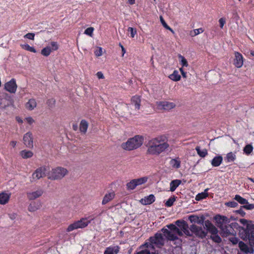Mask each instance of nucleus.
Masks as SVG:
<instances>
[{
	"mask_svg": "<svg viewBox=\"0 0 254 254\" xmlns=\"http://www.w3.org/2000/svg\"><path fill=\"white\" fill-rule=\"evenodd\" d=\"M169 147L166 137L164 136H159L149 140L147 145V153L158 155L166 151Z\"/></svg>",
	"mask_w": 254,
	"mask_h": 254,
	"instance_id": "1",
	"label": "nucleus"
},
{
	"mask_svg": "<svg viewBox=\"0 0 254 254\" xmlns=\"http://www.w3.org/2000/svg\"><path fill=\"white\" fill-rule=\"evenodd\" d=\"M143 142V138L139 135L135 136L128 139L127 142L122 144L121 147L123 149L126 150H132L140 147Z\"/></svg>",
	"mask_w": 254,
	"mask_h": 254,
	"instance_id": "2",
	"label": "nucleus"
},
{
	"mask_svg": "<svg viewBox=\"0 0 254 254\" xmlns=\"http://www.w3.org/2000/svg\"><path fill=\"white\" fill-rule=\"evenodd\" d=\"M150 242H146L140 246V248H146L154 250V245L160 248L164 245V239L161 234L156 233L154 237H151L149 239Z\"/></svg>",
	"mask_w": 254,
	"mask_h": 254,
	"instance_id": "3",
	"label": "nucleus"
},
{
	"mask_svg": "<svg viewBox=\"0 0 254 254\" xmlns=\"http://www.w3.org/2000/svg\"><path fill=\"white\" fill-rule=\"evenodd\" d=\"M68 173L66 169L58 167L53 169L49 174L48 179L52 180H61Z\"/></svg>",
	"mask_w": 254,
	"mask_h": 254,
	"instance_id": "4",
	"label": "nucleus"
},
{
	"mask_svg": "<svg viewBox=\"0 0 254 254\" xmlns=\"http://www.w3.org/2000/svg\"><path fill=\"white\" fill-rule=\"evenodd\" d=\"M90 223L87 218H82L79 220L75 221L74 223L70 224L66 229L68 232L72 231L77 229H82L87 227Z\"/></svg>",
	"mask_w": 254,
	"mask_h": 254,
	"instance_id": "5",
	"label": "nucleus"
},
{
	"mask_svg": "<svg viewBox=\"0 0 254 254\" xmlns=\"http://www.w3.org/2000/svg\"><path fill=\"white\" fill-rule=\"evenodd\" d=\"M46 167H41L37 169L32 174L31 182H35L40 178L44 177L46 176Z\"/></svg>",
	"mask_w": 254,
	"mask_h": 254,
	"instance_id": "6",
	"label": "nucleus"
},
{
	"mask_svg": "<svg viewBox=\"0 0 254 254\" xmlns=\"http://www.w3.org/2000/svg\"><path fill=\"white\" fill-rule=\"evenodd\" d=\"M190 231L194 234L197 237L200 238H204L207 235V231L203 229L201 227L195 225H192L190 227Z\"/></svg>",
	"mask_w": 254,
	"mask_h": 254,
	"instance_id": "7",
	"label": "nucleus"
},
{
	"mask_svg": "<svg viewBox=\"0 0 254 254\" xmlns=\"http://www.w3.org/2000/svg\"><path fill=\"white\" fill-rule=\"evenodd\" d=\"M157 108L159 110H170L176 107L173 102L168 101H159L156 102Z\"/></svg>",
	"mask_w": 254,
	"mask_h": 254,
	"instance_id": "8",
	"label": "nucleus"
},
{
	"mask_svg": "<svg viewBox=\"0 0 254 254\" xmlns=\"http://www.w3.org/2000/svg\"><path fill=\"white\" fill-rule=\"evenodd\" d=\"M234 199L240 204L244 205L242 206L243 208H244L247 210H252L254 209V204L249 203L247 199L241 197L240 195H236Z\"/></svg>",
	"mask_w": 254,
	"mask_h": 254,
	"instance_id": "9",
	"label": "nucleus"
},
{
	"mask_svg": "<svg viewBox=\"0 0 254 254\" xmlns=\"http://www.w3.org/2000/svg\"><path fill=\"white\" fill-rule=\"evenodd\" d=\"M176 224L181 229L185 234L187 236H190L191 235L189 230L188 224L184 220H178L176 221Z\"/></svg>",
	"mask_w": 254,
	"mask_h": 254,
	"instance_id": "10",
	"label": "nucleus"
},
{
	"mask_svg": "<svg viewBox=\"0 0 254 254\" xmlns=\"http://www.w3.org/2000/svg\"><path fill=\"white\" fill-rule=\"evenodd\" d=\"M17 84L14 79L12 78L4 84V89L11 93H15L17 89Z\"/></svg>",
	"mask_w": 254,
	"mask_h": 254,
	"instance_id": "11",
	"label": "nucleus"
},
{
	"mask_svg": "<svg viewBox=\"0 0 254 254\" xmlns=\"http://www.w3.org/2000/svg\"><path fill=\"white\" fill-rule=\"evenodd\" d=\"M215 218L217 224V226L220 228H221L224 225H226L229 223V219L226 216L217 215L215 216Z\"/></svg>",
	"mask_w": 254,
	"mask_h": 254,
	"instance_id": "12",
	"label": "nucleus"
},
{
	"mask_svg": "<svg viewBox=\"0 0 254 254\" xmlns=\"http://www.w3.org/2000/svg\"><path fill=\"white\" fill-rule=\"evenodd\" d=\"M23 141L24 144L29 148H32L33 146L32 134L30 132H28L24 134L23 136Z\"/></svg>",
	"mask_w": 254,
	"mask_h": 254,
	"instance_id": "13",
	"label": "nucleus"
},
{
	"mask_svg": "<svg viewBox=\"0 0 254 254\" xmlns=\"http://www.w3.org/2000/svg\"><path fill=\"white\" fill-rule=\"evenodd\" d=\"M141 100L139 96H134L131 98L130 108L131 109H134L135 111H138L140 109Z\"/></svg>",
	"mask_w": 254,
	"mask_h": 254,
	"instance_id": "14",
	"label": "nucleus"
},
{
	"mask_svg": "<svg viewBox=\"0 0 254 254\" xmlns=\"http://www.w3.org/2000/svg\"><path fill=\"white\" fill-rule=\"evenodd\" d=\"M243 57L239 52L235 53L234 65L238 68L241 67L243 65Z\"/></svg>",
	"mask_w": 254,
	"mask_h": 254,
	"instance_id": "15",
	"label": "nucleus"
},
{
	"mask_svg": "<svg viewBox=\"0 0 254 254\" xmlns=\"http://www.w3.org/2000/svg\"><path fill=\"white\" fill-rule=\"evenodd\" d=\"M204 228L207 230V232L210 233L212 235L218 233L217 229L209 221L206 220L204 222Z\"/></svg>",
	"mask_w": 254,
	"mask_h": 254,
	"instance_id": "16",
	"label": "nucleus"
},
{
	"mask_svg": "<svg viewBox=\"0 0 254 254\" xmlns=\"http://www.w3.org/2000/svg\"><path fill=\"white\" fill-rule=\"evenodd\" d=\"M43 193V190L42 189H39L34 191L27 192V197L29 200H34L40 197Z\"/></svg>",
	"mask_w": 254,
	"mask_h": 254,
	"instance_id": "17",
	"label": "nucleus"
},
{
	"mask_svg": "<svg viewBox=\"0 0 254 254\" xmlns=\"http://www.w3.org/2000/svg\"><path fill=\"white\" fill-rule=\"evenodd\" d=\"M162 231L165 236L170 241H174L178 239V236L176 234V232L172 231H169L167 229H163Z\"/></svg>",
	"mask_w": 254,
	"mask_h": 254,
	"instance_id": "18",
	"label": "nucleus"
},
{
	"mask_svg": "<svg viewBox=\"0 0 254 254\" xmlns=\"http://www.w3.org/2000/svg\"><path fill=\"white\" fill-rule=\"evenodd\" d=\"M155 196L153 194H150L140 200V203L143 205L150 204L155 201Z\"/></svg>",
	"mask_w": 254,
	"mask_h": 254,
	"instance_id": "19",
	"label": "nucleus"
},
{
	"mask_svg": "<svg viewBox=\"0 0 254 254\" xmlns=\"http://www.w3.org/2000/svg\"><path fill=\"white\" fill-rule=\"evenodd\" d=\"M220 229L222 231L223 237H227L230 235L233 234L234 230L230 225H224Z\"/></svg>",
	"mask_w": 254,
	"mask_h": 254,
	"instance_id": "20",
	"label": "nucleus"
},
{
	"mask_svg": "<svg viewBox=\"0 0 254 254\" xmlns=\"http://www.w3.org/2000/svg\"><path fill=\"white\" fill-rule=\"evenodd\" d=\"M239 247L242 251L246 254H252L254 252L253 248H249L248 246L242 241L239 242Z\"/></svg>",
	"mask_w": 254,
	"mask_h": 254,
	"instance_id": "21",
	"label": "nucleus"
},
{
	"mask_svg": "<svg viewBox=\"0 0 254 254\" xmlns=\"http://www.w3.org/2000/svg\"><path fill=\"white\" fill-rule=\"evenodd\" d=\"M115 195V194L114 191H111L106 194L103 198L102 204L103 205H105L106 204L108 203L109 202L111 201L114 199Z\"/></svg>",
	"mask_w": 254,
	"mask_h": 254,
	"instance_id": "22",
	"label": "nucleus"
},
{
	"mask_svg": "<svg viewBox=\"0 0 254 254\" xmlns=\"http://www.w3.org/2000/svg\"><path fill=\"white\" fill-rule=\"evenodd\" d=\"M120 251L119 246L109 247L106 249L104 254H117Z\"/></svg>",
	"mask_w": 254,
	"mask_h": 254,
	"instance_id": "23",
	"label": "nucleus"
},
{
	"mask_svg": "<svg viewBox=\"0 0 254 254\" xmlns=\"http://www.w3.org/2000/svg\"><path fill=\"white\" fill-rule=\"evenodd\" d=\"M11 194L6 192L0 193V204H5L7 203L9 199Z\"/></svg>",
	"mask_w": 254,
	"mask_h": 254,
	"instance_id": "24",
	"label": "nucleus"
},
{
	"mask_svg": "<svg viewBox=\"0 0 254 254\" xmlns=\"http://www.w3.org/2000/svg\"><path fill=\"white\" fill-rule=\"evenodd\" d=\"M41 207L40 202H31L28 206V209L30 212H35Z\"/></svg>",
	"mask_w": 254,
	"mask_h": 254,
	"instance_id": "25",
	"label": "nucleus"
},
{
	"mask_svg": "<svg viewBox=\"0 0 254 254\" xmlns=\"http://www.w3.org/2000/svg\"><path fill=\"white\" fill-rule=\"evenodd\" d=\"M37 106V102L34 99H30L26 103L25 107L28 110H33Z\"/></svg>",
	"mask_w": 254,
	"mask_h": 254,
	"instance_id": "26",
	"label": "nucleus"
},
{
	"mask_svg": "<svg viewBox=\"0 0 254 254\" xmlns=\"http://www.w3.org/2000/svg\"><path fill=\"white\" fill-rule=\"evenodd\" d=\"M236 152H230L226 154L224 158L225 161L227 163L234 162L236 159Z\"/></svg>",
	"mask_w": 254,
	"mask_h": 254,
	"instance_id": "27",
	"label": "nucleus"
},
{
	"mask_svg": "<svg viewBox=\"0 0 254 254\" xmlns=\"http://www.w3.org/2000/svg\"><path fill=\"white\" fill-rule=\"evenodd\" d=\"M222 161L223 157L221 156H217L212 160L211 164L213 167H218L220 165Z\"/></svg>",
	"mask_w": 254,
	"mask_h": 254,
	"instance_id": "28",
	"label": "nucleus"
},
{
	"mask_svg": "<svg viewBox=\"0 0 254 254\" xmlns=\"http://www.w3.org/2000/svg\"><path fill=\"white\" fill-rule=\"evenodd\" d=\"M88 127V124L87 122L85 120H82L80 123L79 130L81 132L85 133L87 131Z\"/></svg>",
	"mask_w": 254,
	"mask_h": 254,
	"instance_id": "29",
	"label": "nucleus"
},
{
	"mask_svg": "<svg viewBox=\"0 0 254 254\" xmlns=\"http://www.w3.org/2000/svg\"><path fill=\"white\" fill-rule=\"evenodd\" d=\"M181 181L179 180H175L171 182L170 186V190L171 191H174L176 188L181 184Z\"/></svg>",
	"mask_w": 254,
	"mask_h": 254,
	"instance_id": "30",
	"label": "nucleus"
},
{
	"mask_svg": "<svg viewBox=\"0 0 254 254\" xmlns=\"http://www.w3.org/2000/svg\"><path fill=\"white\" fill-rule=\"evenodd\" d=\"M189 220L191 223H196L199 224H201L203 223V219H199V218L196 215H190L189 217Z\"/></svg>",
	"mask_w": 254,
	"mask_h": 254,
	"instance_id": "31",
	"label": "nucleus"
},
{
	"mask_svg": "<svg viewBox=\"0 0 254 254\" xmlns=\"http://www.w3.org/2000/svg\"><path fill=\"white\" fill-rule=\"evenodd\" d=\"M209 189H206L203 192L198 193L196 195L195 199L196 200H200L206 198L208 195L207 191Z\"/></svg>",
	"mask_w": 254,
	"mask_h": 254,
	"instance_id": "32",
	"label": "nucleus"
},
{
	"mask_svg": "<svg viewBox=\"0 0 254 254\" xmlns=\"http://www.w3.org/2000/svg\"><path fill=\"white\" fill-rule=\"evenodd\" d=\"M139 249H140L141 250L137 252L136 254H151V253L152 254H158V253H156V252H151V251H152L151 249H147L146 248H142L141 249L140 247Z\"/></svg>",
	"mask_w": 254,
	"mask_h": 254,
	"instance_id": "33",
	"label": "nucleus"
},
{
	"mask_svg": "<svg viewBox=\"0 0 254 254\" xmlns=\"http://www.w3.org/2000/svg\"><path fill=\"white\" fill-rule=\"evenodd\" d=\"M195 150L198 155L201 157H204L207 155V150L206 149L201 150L199 146L195 147Z\"/></svg>",
	"mask_w": 254,
	"mask_h": 254,
	"instance_id": "34",
	"label": "nucleus"
},
{
	"mask_svg": "<svg viewBox=\"0 0 254 254\" xmlns=\"http://www.w3.org/2000/svg\"><path fill=\"white\" fill-rule=\"evenodd\" d=\"M169 78L172 80L177 81L180 80L181 76L177 70H174L173 73L170 75Z\"/></svg>",
	"mask_w": 254,
	"mask_h": 254,
	"instance_id": "35",
	"label": "nucleus"
},
{
	"mask_svg": "<svg viewBox=\"0 0 254 254\" xmlns=\"http://www.w3.org/2000/svg\"><path fill=\"white\" fill-rule=\"evenodd\" d=\"M20 154L22 158L24 159L31 158L33 155V152L32 151L26 150H22L20 152Z\"/></svg>",
	"mask_w": 254,
	"mask_h": 254,
	"instance_id": "36",
	"label": "nucleus"
},
{
	"mask_svg": "<svg viewBox=\"0 0 254 254\" xmlns=\"http://www.w3.org/2000/svg\"><path fill=\"white\" fill-rule=\"evenodd\" d=\"M170 164L171 165L172 167L175 168L176 169H178L180 167L181 161L176 159H172L170 161Z\"/></svg>",
	"mask_w": 254,
	"mask_h": 254,
	"instance_id": "37",
	"label": "nucleus"
},
{
	"mask_svg": "<svg viewBox=\"0 0 254 254\" xmlns=\"http://www.w3.org/2000/svg\"><path fill=\"white\" fill-rule=\"evenodd\" d=\"M52 52L50 46H47L43 48L41 51V54L44 56L47 57L49 56Z\"/></svg>",
	"mask_w": 254,
	"mask_h": 254,
	"instance_id": "38",
	"label": "nucleus"
},
{
	"mask_svg": "<svg viewBox=\"0 0 254 254\" xmlns=\"http://www.w3.org/2000/svg\"><path fill=\"white\" fill-rule=\"evenodd\" d=\"M22 49L30 51L31 52L35 53H36V50L33 47L30 46L28 44H22L20 45Z\"/></svg>",
	"mask_w": 254,
	"mask_h": 254,
	"instance_id": "39",
	"label": "nucleus"
},
{
	"mask_svg": "<svg viewBox=\"0 0 254 254\" xmlns=\"http://www.w3.org/2000/svg\"><path fill=\"white\" fill-rule=\"evenodd\" d=\"M253 148L251 144H248L244 148L243 151L246 154L248 155L253 152Z\"/></svg>",
	"mask_w": 254,
	"mask_h": 254,
	"instance_id": "40",
	"label": "nucleus"
},
{
	"mask_svg": "<svg viewBox=\"0 0 254 254\" xmlns=\"http://www.w3.org/2000/svg\"><path fill=\"white\" fill-rule=\"evenodd\" d=\"M178 58L180 60V63H181V65H182V66L187 67L189 65L187 60L185 59V58L184 56L179 54L178 55Z\"/></svg>",
	"mask_w": 254,
	"mask_h": 254,
	"instance_id": "41",
	"label": "nucleus"
},
{
	"mask_svg": "<svg viewBox=\"0 0 254 254\" xmlns=\"http://www.w3.org/2000/svg\"><path fill=\"white\" fill-rule=\"evenodd\" d=\"M203 31L204 30L202 28L195 29L190 32V35L191 36L193 37L198 35L199 34L202 33Z\"/></svg>",
	"mask_w": 254,
	"mask_h": 254,
	"instance_id": "42",
	"label": "nucleus"
},
{
	"mask_svg": "<svg viewBox=\"0 0 254 254\" xmlns=\"http://www.w3.org/2000/svg\"><path fill=\"white\" fill-rule=\"evenodd\" d=\"M160 19L161 22L163 26L167 29L170 30L172 33H174V30L170 27L166 23L165 20H164L163 17L162 16H160Z\"/></svg>",
	"mask_w": 254,
	"mask_h": 254,
	"instance_id": "43",
	"label": "nucleus"
},
{
	"mask_svg": "<svg viewBox=\"0 0 254 254\" xmlns=\"http://www.w3.org/2000/svg\"><path fill=\"white\" fill-rule=\"evenodd\" d=\"M147 180H148V178H147V177H142V178L137 179H134V180L135 181V182L136 183L137 186L144 184L145 183H146L147 182Z\"/></svg>",
	"mask_w": 254,
	"mask_h": 254,
	"instance_id": "44",
	"label": "nucleus"
},
{
	"mask_svg": "<svg viewBox=\"0 0 254 254\" xmlns=\"http://www.w3.org/2000/svg\"><path fill=\"white\" fill-rule=\"evenodd\" d=\"M127 186L128 189L130 190H133L137 186V185L134 179L127 183Z\"/></svg>",
	"mask_w": 254,
	"mask_h": 254,
	"instance_id": "45",
	"label": "nucleus"
},
{
	"mask_svg": "<svg viewBox=\"0 0 254 254\" xmlns=\"http://www.w3.org/2000/svg\"><path fill=\"white\" fill-rule=\"evenodd\" d=\"M211 239L215 243H220L221 242V238L217 234L211 235Z\"/></svg>",
	"mask_w": 254,
	"mask_h": 254,
	"instance_id": "46",
	"label": "nucleus"
},
{
	"mask_svg": "<svg viewBox=\"0 0 254 254\" xmlns=\"http://www.w3.org/2000/svg\"><path fill=\"white\" fill-rule=\"evenodd\" d=\"M175 201V198L174 196L171 197L165 203V205L167 207H171L173 205V203Z\"/></svg>",
	"mask_w": 254,
	"mask_h": 254,
	"instance_id": "47",
	"label": "nucleus"
},
{
	"mask_svg": "<svg viewBox=\"0 0 254 254\" xmlns=\"http://www.w3.org/2000/svg\"><path fill=\"white\" fill-rule=\"evenodd\" d=\"M94 54L96 57L101 56L103 54V50L101 47H96L94 51Z\"/></svg>",
	"mask_w": 254,
	"mask_h": 254,
	"instance_id": "48",
	"label": "nucleus"
},
{
	"mask_svg": "<svg viewBox=\"0 0 254 254\" xmlns=\"http://www.w3.org/2000/svg\"><path fill=\"white\" fill-rule=\"evenodd\" d=\"M93 31H94V28L90 27L87 28L85 30L84 34L92 37V35H93Z\"/></svg>",
	"mask_w": 254,
	"mask_h": 254,
	"instance_id": "49",
	"label": "nucleus"
},
{
	"mask_svg": "<svg viewBox=\"0 0 254 254\" xmlns=\"http://www.w3.org/2000/svg\"><path fill=\"white\" fill-rule=\"evenodd\" d=\"M52 51H56L58 49V45L57 42H52L50 44V46Z\"/></svg>",
	"mask_w": 254,
	"mask_h": 254,
	"instance_id": "50",
	"label": "nucleus"
},
{
	"mask_svg": "<svg viewBox=\"0 0 254 254\" xmlns=\"http://www.w3.org/2000/svg\"><path fill=\"white\" fill-rule=\"evenodd\" d=\"M229 240L234 245L237 244L239 242L238 238L233 236L230 237Z\"/></svg>",
	"mask_w": 254,
	"mask_h": 254,
	"instance_id": "51",
	"label": "nucleus"
},
{
	"mask_svg": "<svg viewBox=\"0 0 254 254\" xmlns=\"http://www.w3.org/2000/svg\"><path fill=\"white\" fill-rule=\"evenodd\" d=\"M35 37L34 33H28L24 35V37L25 38H27L30 40H34Z\"/></svg>",
	"mask_w": 254,
	"mask_h": 254,
	"instance_id": "52",
	"label": "nucleus"
},
{
	"mask_svg": "<svg viewBox=\"0 0 254 254\" xmlns=\"http://www.w3.org/2000/svg\"><path fill=\"white\" fill-rule=\"evenodd\" d=\"M55 100L54 99H50L48 100L47 104L50 107L52 108L55 105Z\"/></svg>",
	"mask_w": 254,
	"mask_h": 254,
	"instance_id": "53",
	"label": "nucleus"
},
{
	"mask_svg": "<svg viewBox=\"0 0 254 254\" xmlns=\"http://www.w3.org/2000/svg\"><path fill=\"white\" fill-rule=\"evenodd\" d=\"M128 31L130 32L131 37L132 38H133L135 35L136 34V31L132 27H129L128 28Z\"/></svg>",
	"mask_w": 254,
	"mask_h": 254,
	"instance_id": "54",
	"label": "nucleus"
},
{
	"mask_svg": "<svg viewBox=\"0 0 254 254\" xmlns=\"http://www.w3.org/2000/svg\"><path fill=\"white\" fill-rule=\"evenodd\" d=\"M226 204L227 206L232 208L236 207L238 205V203L235 201H230L227 202Z\"/></svg>",
	"mask_w": 254,
	"mask_h": 254,
	"instance_id": "55",
	"label": "nucleus"
},
{
	"mask_svg": "<svg viewBox=\"0 0 254 254\" xmlns=\"http://www.w3.org/2000/svg\"><path fill=\"white\" fill-rule=\"evenodd\" d=\"M167 227L169 229V231H175L177 228H178L175 225L173 224H171L167 226Z\"/></svg>",
	"mask_w": 254,
	"mask_h": 254,
	"instance_id": "56",
	"label": "nucleus"
},
{
	"mask_svg": "<svg viewBox=\"0 0 254 254\" xmlns=\"http://www.w3.org/2000/svg\"><path fill=\"white\" fill-rule=\"evenodd\" d=\"M248 236L250 242L254 245V234L253 233L249 234Z\"/></svg>",
	"mask_w": 254,
	"mask_h": 254,
	"instance_id": "57",
	"label": "nucleus"
},
{
	"mask_svg": "<svg viewBox=\"0 0 254 254\" xmlns=\"http://www.w3.org/2000/svg\"><path fill=\"white\" fill-rule=\"evenodd\" d=\"M219 22L220 24V27H221V28H223L224 24L226 23V20H225V18H221L219 20Z\"/></svg>",
	"mask_w": 254,
	"mask_h": 254,
	"instance_id": "58",
	"label": "nucleus"
},
{
	"mask_svg": "<svg viewBox=\"0 0 254 254\" xmlns=\"http://www.w3.org/2000/svg\"><path fill=\"white\" fill-rule=\"evenodd\" d=\"M175 232H176L177 236L178 235L180 236H182L184 234V232H183V231L180 230L178 228H177L176 230H175Z\"/></svg>",
	"mask_w": 254,
	"mask_h": 254,
	"instance_id": "59",
	"label": "nucleus"
},
{
	"mask_svg": "<svg viewBox=\"0 0 254 254\" xmlns=\"http://www.w3.org/2000/svg\"><path fill=\"white\" fill-rule=\"evenodd\" d=\"M26 122L30 125H31L34 122V120L31 117H27L25 118Z\"/></svg>",
	"mask_w": 254,
	"mask_h": 254,
	"instance_id": "60",
	"label": "nucleus"
},
{
	"mask_svg": "<svg viewBox=\"0 0 254 254\" xmlns=\"http://www.w3.org/2000/svg\"><path fill=\"white\" fill-rule=\"evenodd\" d=\"M96 75L99 79H103L104 78L103 74L100 71L98 72Z\"/></svg>",
	"mask_w": 254,
	"mask_h": 254,
	"instance_id": "61",
	"label": "nucleus"
},
{
	"mask_svg": "<svg viewBox=\"0 0 254 254\" xmlns=\"http://www.w3.org/2000/svg\"><path fill=\"white\" fill-rule=\"evenodd\" d=\"M237 212L238 213L240 214L242 216H244L246 214V213L242 209L238 210Z\"/></svg>",
	"mask_w": 254,
	"mask_h": 254,
	"instance_id": "62",
	"label": "nucleus"
},
{
	"mask_svg": "<svg viewBox=\"0 0 254 254\" xmlns=\"http://www.w3.org/2000/svg\"><path fill=\"white\" fill-rule=\"evenodd\" d=\"M16 216V214H14V213L9 214V217L11 220H13V219H15Z\"/></svg>",
	"mask_w": 254,
	"mask_h": 254,
	"instance_id": "63",
	"label": "nucleus"
},
{
	"mask_svg": "<svg viewBox=\"0 0 254 254\" xmlns=\"http://www.w3.org/2000/svg\"><path fill=\"white\" fill-rule=\"evenodd\" d=\"M240 222L244 225L247 224L248 222L247 220L245 219H240Z\"/></svg>",
	"mask_w": 254,
	"mask_h": 254,
	"instance_id": "64",
	"label": "nucleus"
}]
</instances>
